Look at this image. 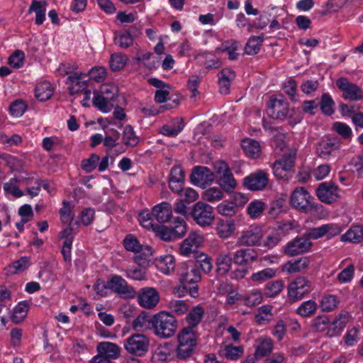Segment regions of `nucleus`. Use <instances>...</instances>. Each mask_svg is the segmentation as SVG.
I'll list each match as a JSON object with an SVG mask.
<instances>
[{"instance_id":"8","label":"nucleus","mask_w":363,"mask_h":363,"mask_svg":"<svg viewBox=\"0 0 363 363\" xmlns=\"http://www.w3.org/2000/svg\"><path fill=\"white\" fill-rule=\"evenodd\" d=\"M311 199L312 196L304 187H297L291 195L290 203L294 208L307 213L315 207L311 202Z\"/></svg>"},{"instance_id":"49","label":"nucleus","mask_w":363,"mask_h":363,"mask_svg":"<svg viewBox=\"0 0 363 363\" xmlns=\"http://www.w3.org/2000/svg\"><path fill=\"white\" fill-rule=\"evenodd\" d=\"M237 204L233 202H223L217 206L218 213L225 216H233L236 213Z\"/></svg>"},{"instance_id":"48","label":"nucleus","mask_w":363,"mask_h":363,"mask_svg":"<svg viewBox=\"0 0 363 363\" xmlns=\"http://www.w3.org/2000/svg\"><path fill=\"white\" fill-rule=\"evenodd\" d=\"M25 54L20 50H16L8 58V64L16 69L21 67L23 65Z\"/></svg>"},{"instance_id":"3","label":"nucleus","mask_w":363,"mask_h":363,"mask_svg":"<svg viewBox=\"0 0 363 363\" xmlns=\"http://www.w3.org/2000/svg\"><path fill=\"white\" fill-rule=\"evenodd\" d=\"M149 347V337L142 333L133 334L124 341L125 350L136 357L144 356L147 352Z\"/></svg>"},{"instance_id":"18","label":"nucleus","mask_w":363,"mask_h":363,"mask_svg":"<svg viewBox=\"0 0 363 363\" xmlns=\"http://www.w3.org/2000/svg\"><path fill=\"white\" fill-rule=\"evenodd\" d=\"M268 177L266 172L262 170L251 174L244 179V186L252 191L264 189L268 184Z\"/></svg>"},{"instance_id":"17","label":"nucleus","mask_w":363,"mask_h":363,"mask_svg":"<svg viewBox=\"0 0 363 363\" xmlns=\"http://www.w3.org/2000/svg\"><path fill=\"white\" fill-rule=\"evenodd\" d=\"M203 241V238L201 235L196 233H191L181 243L179 248L180 254L186 257L192 255L194 257H196L197 249Z\"/></svg>"},{"instance_id":"5","label":"nucleus","mask_w":363,"mask_h":363,"mask_svg":"<svg viewBox=\"0 0 363 363\" xmlns=\"http://www.w3.org/2000/svg\"><path fill=\"white\" fill-rule=\"evenodd\" d=\"M191 215L196 224L201 227L210 226L215 219L213 208L203 201L193 206Z\"/></svg>"},{"instance_id":"25","label":"nucleus","mask_w":363,"mask_h":363,"mask_svg":"<svg viewBox=\"0 0 363 363\" xmlns=\"http://www.w3.org/2000/svg\"><path fill=\"white\" fill-rule=\"evenodd\" d=\"M155 264L159 271L165 274L174 272L176 267L175 259L171 255L160 256L155 259Z\"/></svg>"},{"instance_id":"52","label":"nucleus","mask_w":363,"mask_h":363,"mask_svg":"<svg viewBox=\"0 0 363 363\" xmlns=\"http://www.w3.org/2000/svg\"><path fill=\"white\" fill-rule=\"evenodd\" d=\"M99 160V156L93 153L88 159H85L82 161L81 167L85 172H91L96 169Z\"/></svg>"},{"instance_id":"23","label":"nucleus","mask_w":363,"mask_h":363,"mask_svg":"<svg viewBox=\"0 0 363 363\" xmlns=\"http://www.w3.org/2000/svg\"><path fill=\"white\" fill-rule=\"evenodd\" d=\"M233 257L228 253H220L218 255L216 264V274L218 276H224L231 269Z\"/></svg>"},{"instance_id":"54","label":"nucleus","mask_w":363,"mask_h":363,"mask_svg":"<svg viewBox=\"0 0 363 363\" xmlns=\"http://www.w3.org/2000/svg\"><path fill=\"white\" fill-rule=\"evenodd\" d=\"M30 266V259L28 257H22L14 261L10 266L11 273H18L25 271Z\"/></svg>"},{"instance_id":"45","label":"nucleus","mask_w":363,"mask_h":363,"mask_svg":"<svg viewBox=\"0 0 363 363\" xmlns=\"http://www.w3.org/2000/svg\"><path fill=\"white\" fill-rule=\"evenodd\" d=\"M335 103L328 94H323L321 97L319 105L322 112L327 116H330L334 113L333 106Z\"/></svg>"},{"instance_id":"37","label":"nucleus","mask_w":363,"mask_h":363,"mask_svg":"<svg viewBox=\"0 0 363 363\" xmlns=\"http://www.w3.org/2000/svg\"><path fill=\"white\" fill-rule=\"evenodd\" d=\"M263 40V36L250 37L245 45V52L249 55L257 54L260 50Z\"/></svg>"},{"instance_id":"61","label":"nucleus","mask_w":363,"mask_h":363,"mask_svg":"<svg viewBox=\"0 0 363 363\" xmlns=\"http://www.w3.org/2000/svg\"><path fill=\"white\" fill-rule=\"evenodd\" d=\"M349 320V313H343L338 315L337 317L333 321L332 325L335 333H339L346 325Z\"/></svg>"},{"instance_id":"26","label":"nucleus","mask_w":363,"mask_h":363,"mask_svg":"<svg viewBox=\"0 0 363 363\" xmlns=\"http://www.w3.org/2000/svg\"><path fill=\"white\" fill-rule=\"evenodd\" d=\"M47 3L45 1L33 0L29 6L28 13H35V23L37 25H41L45 19Z\"/></svg>"},{"instance_id":"44","label":"nucleus","mask_w":363,"mask_h":363,"mask_svg":"<svg viewBox=\"0 0 363 363\" xmlns=\"http://www.w3.org/2000/svg\"><path fill=\"white\" fill-rule=\"evenodd\" d=\"M172 230L175 238H181L186 233V223L183 218L177 217L174 220Z\"/></svg>"},{"instance_id":"43","label":"nucleus","mask_w":363,"mask_h":363,"mask_svg":"<svg viewBox=\"0 0 363 363\" xmlns=\"http://www.w3.org/2000/svg\"><path fill=\"white\" fill-rule=\"evenodd\" d=\"M171 312L177 315L184 314L189 311L188 304L182 300H172L168 303Z\"/></svg>"},{"instance_id":"50","label":"nucleus","mask_w":363,"mask_h":363,"mask_svg":"<svg viewBox=\"0 0 363 363\" xmlns=\"http://www.w3.org/2000/svg\"><path fill=\"white\" fill-rule=\"evenodd\" d=\"M274 175L278 179L289 180L291 177V172L285 169V167L281 164V162L276 161L272 167Z\"/></svg>"},{"instance_id":"42","label":"nucleus","mask_w":363,"mask_h":363,"mask_svg":"<svg viewBox=\"0 0 363 363\" xmlns=\"http://www.w3.org/2000/svg\"><path fill=\"white\" fill-rule=\"evenodd\" d=\"M123 140L125 145L130 147H135L139 142V138L135 135L133 127L130 125L124 128Z\"/></svg>"},{"instance_id":"63","label":"nucleus","mask_w":363,"mask_h":363,"mask_svg":"<svg viewBox=\"0 0 363 363\" xmlns=\"http://www.w3.org/2000/svg\"><path fill=\"white\" fill-rule=\"evenodd\" d=\"M17 179L12 178L9 182L4 184V190L11 194L14 197L19 198L23 195V192L16 185Z\"/></svg>"},{"instance_id":"4","label":"nucleus","mask_w":363,"mask_h":363,"mask_svg":"<svg viewBox=\"0 0 363 363\" xmlns=\"http://www.w3.org/2000/svg\"><path fill=\"white\" fill-rule=\"evenodd\" d=\"M123 245L128 251L136 253L135 260L140 266L147 264V257L152 255V248L150 246L141 245L138 239L131 235L123 240Z\"/></svg>"},{"instance_id":"58","label":"nucleus","mask_w":363,"mask_h":363,"mask_svg":"<svg viewBox=\"0 0 363 363\" xmlns=\"http://www.w3.org/2000/svg\"><path fill=\"white\" fill-rule=\"evenodd\" d=\"M27 108L26 103L23 100H16L12 102L10 105L9 110L10 113L13 116L20 117L21 116Z\"/></svg>"},{"instance_id":"30","label":"nucleus","mask_w":363,"mask_h":363,"mask_svg":"<svg viewBox=\"0 0 363 363\" xmlns=\"http://www.w3.org/2000/svg\"><path fill=\"white\" fill-rule=\"evenodd\" d=\"M217 183L227 193H232L237 186V182L231 171L219 176Z\"/></svg>"},{"instance_id":"22","label":"nucleus","mask_w":363,"mask_h":363,"mask_svg":"<svg viewBox=\"0 0 363 363\" xmlns=\"http://www.w3.org/2000/svg\"><path fill=\"white\" fill-rule=\"evenodd\" d=\"M235 230V221L232 219H218L216 223V233L220 238H230Z\"/></svg>"},{"instance_id":"51","label":"nucleus","mask_w":363,"mask_h":363,"mask_svg":"<svg viewBox=\"0 0 363 363\" xmlns=\"http://www.w3.org/2000/svg\"><path fill=\"white\" fill-rule=\"evenodd\" d=\"M296 156V151L291 150L289 153L284 154L282 156L281 159L277 161L281 162L283 167H285V169H288L292 173L295 164Z\"/></svg>"},{"instance_id":"60","label":"nucleus","mask_w":363,"mask_h":363,"mask_svg":"<svg viewBox=\"0 0 363 363\" xmlns=\"http://www.w3.org/2000/svg\"><path fill=\"white\" fill-rule=\"evenodd\" d=\"M125 276L133 280L142 281L147 279L146 271L143 268H128L125 270Z\"/></svg>"},{"instance_id":"28","label":"nucleus","mask_w":363,"mask_h":363,"mask_svg":"<svg viewBox=\"0 0 363 363\" xmlns=\"http://www.w3.org/2000/svg\"><path fill=\"white\" fill-rule=\"evenodd\" d=\"M84 75L82 72H74L67 78V83L70 84L69 90L72 95L79 94L80 89L86 86L85 82L80 81Z\"/></svg>"},{"instance_id":"57","label":"nucleus","mask_w":363,"mask_h":363,"mask_svg":"<svg viewBox=\"0 0 363 363\" xmlns=\"http://www.w3.org/2000/svg\"><path fill=\"white\" fill-rule=\"evenodd\" d=\"M153 230L159 238L164 241H171L175 239L172 228H169L165 225H157Z\"/></svg>"},{"instance_id":"24","label":"nucleus","mask_w":363,"mask_h":363,"mask_svg":"<svg viewBox=\"0 0 363 363\" xmlns=\"http://www.w3.org/2000/svg\"><path fill=\"white\" fill-rule=\"evenodd\" d=\"M99 354L104 357H107L109 360L116 359L120 355V347L114 343L110 342H102L97 345Z\"/></svg>"},{"instance_id":"62","label":"nucleus","mask_w":363,"mask_h":363,"mask_svg":"<svg viewBox=\"0 0 363 363\" xmlns=\"http://www.w3.org/2000/svg\"><path fill=\"white\" fill-rule=\"evenodd\" d=\"M115 43L121 48L125 49L130 47L133 43V37L129 33H119L115 37Z\"/></svg>"},{"instance_id":"35","label":"nucleus","mask_w":363,"mask_h":363,"mask_svg":"<svg viewBox=\"0 0 363 363\" xmlns=\"http://www.w3.org/2000/svg\"><path fill=\"white\" fill-rule=\"evenodd\" d=\"M238 42L234 40H230L223 42L220 47L217 48L216 50L228 52L229 60H235L238 57V53L236 52V50L238 49Z\"/></svg>"},{"instance_id":"38","label":"nucleus","mask_w":363,"mask_h":363,"mask_svg":"<svg viewBox=\"0 0 363 363\" xmlns=\"http://www.w3.org/2000/svg\"><path fill=\"white\" fill-rule=\"evenodd\" d=\"M318 305L313 301L309 300L303 302L296 309V313L302 317H310L317 311Z\"/></svg>"},{"instance_id":"1","label":"nucleus","mask_w":363,"mask_h":363,"mask_svg":"<svg viewBox=\"0 0 363 363\" xmlns=\"http://www.w3.org/2000/svg\"><path fill=\"white\" fill-rule=\"evenodd\" d=\"M151 325L156 336L167 339L175 334L178 323L171 313L161 311L152 317Z\"/></svg>"},{"instance_id":"40","label":"nucleus","mask_w":363,"mask_h":363,"mask_svg":"<svg viewBox=\"0 0 363 363\" xmlns=\"http://www.w3.org/2000/svg\"><path fill=\"white\" fill-rule=\"evenodd\" d=\"M277 271L272 268H266L258 272L253 273L251 276V280L254 282L262 283L267 280L271 279L276 276Z\"/></svg>"},{"instance_id":"53","label":"nucleus","mask_w":363,"mask_h":363,"mask_svg":"<svg viewBox=\"0 0 363 363\" xmlns=\"http://www.w3.org/2000/svg\"><path fill=\"white\" fill-rule=\"evenodd\" d=\"M196 258H197V260L195 263L198 264L199 270L201 269L206 274H208L211 271L213 268V264L211 259L209 257H208L206 255L201 254Z\"/></svg>"},{"instance_id":"15","label":"nucleus","mask_w":363,"mask_h":363,"mask_svg":"<svg viewBox=\"0 0 363 363\" xmlns=\"http://www.w3.org/2000/svg\"><path fill=\"white\" fill-rule=\"evenodd\" d=\"M190 179L194 184L205 188L215 179L214 173L207 167L196 166L193 168Z\"/></svg>"},{"instance_id":"6","label":"nucleus","mask_w":363,"mask_h":363,"mask_svg":"<svg viewBox=\"0 0 363 363\" xmlns=\"http://www.w3.org/2000/svg\"><path fill=\"white\" fill-rule=\"evenodd\" d=\"M289 106L283 96H272L267 102V115L272 118L284 121L291 116Z\"/></svg>"},{"instance_id":"20","label":"nucleus","mask_w":363,"mask_h":363,"mask_svg":"<svg viewBox=\"0 0 363 363\" xmlns=\"http://www.w3.org/2000/svg\"><path fill=\"white\" fill-rule=\"evenodd\" d=\"M340 143L337 138H327L322 140L316 147L318 157L328 159L330 156L340 149Z\"/></svg>"},{"instance_id":"59","label":"nucleus","mask_w":363,"mask_h":363,"mask_svg":"<svg viewBox=\"0 0 363 363\" xmlns=\"http://www.w3.org/2000/svg\"><path fill=\"white\" fill-rule=\"evenodd\" d=\"M273 348V344L270 339H264L257 347L255 355L262 357L270 353Z\"/></svg>"},{"instance_id":"29","label":"nucleus","mask_w":363,"mask_h":363,"mask_svg":"<svg viewBox=\"0 0 363 363\" xmlns=\"http://www.w3.org/2000/svg\"><path fill=\"white\" fill-rule=\"evenodd\" d=\"M242 147L245 154L252 158L258 157L261 153L259 143L252 139H245L242 141Z\"/></svg>"},{"instance_id":"13","label":"nucleus","mask_w":363,"mask_h":363,"mask_svg":"<svg viewBox=\"0 0 363 363\" xmlns=\"http://www.w3.org/2000/svg\"><path fill=\"white\" fill-rule=\"evenodd\" d=\"M138 303L145 308L152 309L159 303L160 296L158 291L153 287H144L136 292Z\"/></svg>"},{"instance_id":"27","label":"nucleus","mask_w":363,"mask_h":363,"mask_svg":"<svg viewBox=\"0 0 363 363\" xmlns=\"http://www.w3.org/2000/svg\"><path fill=\"white\" fill-rule=\"evenodd\" d=\"M309 265V259L306 257H300L294 261H289L284 265L283 270L289 274L299 272L306 269Z\"/></svg>"},{"instance_id":"12","label":"nucleus","mask_w":363,"mask_h":363,"mask_svg":"<svg viewBox=\"0 0 363 363\" xmlns=\"http://www.w3.org/2000/svg\"><path fill=\"white\" fill-rule=\"evenodd\" d=\"M312 245V242L306 235L296 237L286 245L284 253L289 257L303 255L309 252Z\"/></svg>"},{"instance_id":"14","label":"nucleus","mask_w":363,"mask_h":363,"mask_svg":"<svg viewBox=\"0 0 363 363\" xmlns=\"http://www.w3.org/2000/svg\"><path fill=\"white\" fill-rule=\"evenodd\" d=\"M318 199L325 203L331 204L339 198V188L333 182H323L316 189Z\"/></svg>"},{"instance_id":"19","label":"nucleus","mask_w":363,"mask_h":363,"mask_svg":"<svg viewBox=\"0 0 363 363\" xmlns=\"http://www.w3.org/2000/svg\"><path fill=\"white\" fill-rule=\"evenodd\" d=\"M258 259L257 252L252 248H242L233 255V262L239 266H247Z\"/></svg>"},{"instance_id":"16","label":"nucleus","mask_w":363,"mask_h":363,"mask_svg":"<svg viewBox=\"0 0 363 363\" xmlns=\"http://www.w3.org/2000/svg\"><path fill=\"white\" fill-rule=\"evenodd\" d=\"M262 237V229L258 226L252 225L242 232L237 243L240 246L247 247L259 245Z\"/></svg>"},{"instance_id":"55","label":"nucleus","mask_w":363,"mask_h":363,"mask_svg":"<svg viewBox=\"0 0 363 363\" xmlns=\"http://www.w3.org/2000/svg\"><path fill=\"white\" fill-rule=\"evenodd\" d=\"M265 204L260 201H254L251 202L247 207V212L251 218H256L259 217L264 209Z\"/></svg>"},{"instance_id":"7","label":"nucleus","mask_w":363,"mask_h":363,"mask_svg":"<svg viewBox=\"0 0 363 363\" xmlns=\"http://www.w3.org/2000/svg\"><path fill=\"white\" fill-rule=\"evenodd\" d=\"M108 289L124 299L133 298L136 296V291L129 285L126 280L119 275H113L108 281Z\"/></svg>"},{"instance_id":"47","label":"nucleus","mask_w":363,"mask_h":363,"mask_svg":"<svg viewBox=\"0 0 363 363\" xmlns=\"http://www.w3.org/2000/svg\"><path fill=\"white\" fill-rule=\"evenodd\" d=\"M223 192L216 187L209 188L208 189L206 190L202 195L203 199L209 202L220 201L223 199Z\"/></svg>"},{"instance_id":"10","label":"nucleus","mask_w":363,"mask_h":363,"mask_svg":"<svg viewBox=\"0 0 363 363\" xmlns=\"http://www.w3.org/2000/svg\"><path fill=\"white\" fill-rule=\"evenodd\" d=\"M179 275L182 289H187V285L197 284L201 280L198 264L194 262L184 264L179 269Z\"/></svg>"},{"instance_id":"2","label":"nucleus","mask_w":363,"mask_h":363,"mask_svg":"<svg viewBox=\"0 0 363 363\" xmlns=\"http://www.w3.org/2000/svg\"><path fill=\"white\" fill-rule=\"evenodd\" d=\"M198 334L191 327H184L177 335V357L180 359L190 357L198 344Z\"/></svg>"},{"instance_id":"39","label":"nucleus","mask_w":363,"mask_h":363,"mask_svg":"<svg viewBox=\"0 0 363 363\" xmlns=\"http://www.w3.org/2000/svg\"><path fill=\"white\" fill-rule=\"evenodd\" d=\"M128 57L121 52L111 55L110 58V67L113 72L122 69L126 65Z\"/></svg>"},{"instance_id":"36","label":"nucleus","mask_w":363,"mask_h":363,"mask_svg":"<svg viewBox=\"0 0 363 363\" xmlns=\"http://www.w3.org/2000/svg\"><path fill=\"white\" fill-rule=\"evenodd\" d=\"M151 320L152 317L149 315L148 313L142 312L133 320L132 327L135 330L143 331L149 328Z\"/></svg>"},{"instance_id":"41","label":"nucleus","mask_w":363,"mask_h":363,"mask_svg":"<svg viewBox=\"0 0 363 363\" xmlns=\"http://www.w3.org/2000/svg\"><path fill=\"white\" fill-rule=\"evenodd\" d=\"M283 281L276 280L270 281L265 285L264 293L267 297H274L283 290Z\"/></svg>"},{"instance_id":"33","label":"nucleus","mask_w":363,"mask_h":363,"mask_svg":"<svg viewBox=\"0 0 363 363\" xmlns=\"http://www.w3.org/2000/svg\"><path fill=\"white\" fill-rule=\"evenodd\" d=\"M341 240L354 243L362 242L363 240V228L360 226L351 228L346 233L342 235Z\"/></svg>"},{"instance_id":"9","label":"nucleus","mask_w":363,"mask_h":363,"mask_svg":"<svg viewBox=\"0 0 363 363\" xmlns=\"http://www.w3.org/2000/svg\"><path fill=\"white\" fill-rule=\"evenodd\" d=\"M311 282L304 277H298L288 286L290 300L296 301L303 298L312 291Z\"/></svg>"},{"instance_id":"34","label":"nucleus","mask_w":363,"mask_h":363,"mask_svg":"<svg viewBox=\"0 0 363 363\" xmlns=\"http://www.w3.org/2000/svg\"><path fill=\"white\" fill-rule=\"evenodd\" d=\"M29 306L26 301L20 302L13 309L11 317L12 322L16 324L21 323L27 316Z\"/></svg>"},{"instance_id":"31","label":"nucleus","mask_w":363,"mask_h":363,"mask_svg":"<svg viewBox=\"0 0 363 363\" xmlns=\"http://www.w3.org/2000/svg\"><path fill=\"white\" fill-rule=\"evenodd\" d=\"M204 314V310L202 307L197 306L194 307L187 314L186 317V321L188 324L187 327H191L194 329L197 326Z\"/></svg>"},{"instance_id":"32","label":"nucleus","mask_w":363,"mask_h":363,"mask_svg":"<svg viewBox=\"0 0 363 363\" xmlns=\"http://www.w3.org/2000/svg\"><path fill=\"white\" fill-rule=\"evenodd\" d=\"M35 96L40 101H45L51 98L53 94V89L49 82L38 84L35 90Z\"/></svg>"},{"instance_id":"64","label":"nucleus","mask_w":363,"mask_h":363,"mask_svg":"<svg viewBox=\"0 0 363 363\" xmlns=\"http://www.w3.org/2000/svg\"><path fill=\"white\" fill-rule=\"evenodd\" d=\"M109 96H103L101 95L95 96L93 99L94 106L97 107L99 110L104 113H108L111 111V107L108 106V103Z\"/></svg>"},{"instance_id":"56","label":"nucleus","mask_w":363,"mask_h":363,"mask_svg":"<svg viewBox=\"0 0 363 363\" xmlns=\"http://www.w3.org/2000/svg\"><path fill=\"white\" fill-rule=\"evenodd\" d=\"M286 204V200L282 198H277L273 200L270 203L269 214L273 217H277L283 211L284 206Z\"/></svg>"},{"instance_id":"21","label":"nucleus","mask_w":363,"mask_h":363,"mask_svg":"<svg viewBox=\"0 0 363 363\" xmlns=\"http://www.w3.org/2000/svg\"><path fill=\"white\" fill-rule=\"evenodd\" d=\"M172 206L167 202H162L152 208V215L160 223L168 222L172 217Z\"/></svg>"},{"instance_id":"46","label":"nucleus","mask_w":363,"mask_h":363,"mask_svg":"<svg viewBox=\"0 0 363 363\" xmlns=\"http://www.w3.org/2000/svg\"><path fill=\"white\" fill-rule=\"evenodd\" d=\"M337 297L335 295L324 296L321 301V308L323 311H332L338 304Z\"/></svg>"},{"instance_id":"11","label":"nucleus","mask_w":363,"mask_h":363,"mask_svg":"<svg viewBox=\"0 0 363 363\" xmlns=\"http://www.w3.org/2000/svg\"><path fill=\"white\" fill-rule=\"evenodd\" d=\"M336 85L342 92L344 99L353 101L363 99V89L357 84L349 82L347 79L344 77L338 79Z\"/></svg>"}]
</instances>
